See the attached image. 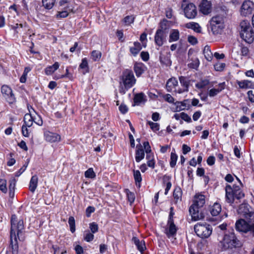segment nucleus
<instances>
[{"mask_svg":"<svg viewBox=\"0 0 254 254\" xmlns=\"http://www.w3.org/2000/svg\"><path fill=\"white\" fill-rule=\"evenodd\" d=\"M205 196L202 194L196 195L194 197L193 203L190 206L189 211L191 215L192 218L196 221L203 219L204 216L200 212V209L205 204Z\"/></svg>","mask_w":254,"mask_h":254,"instance_id":"obj_1","label":"nucleus"},{"mask_svg":"<svg viewBox=\"0 0 254 254\" xmlns=\"http://www.w3.org/2000/svg\"><path fill=\"white\" fill-rule=\"evenodd\" d=\"M24 228L23 220H17L16 215H12L11 218L10 238L20 240Z\"/></svg>","mask_w":254,"mask_h":254,"instance_id":"obj_2","label":"nucleus"},{"mask_svg":"<svg viewBox=\"0 0 254 254\" xmlns=\"http://www.w3.org/2000/svg\"><path fill=\"white\" fill-rule=\"evenodd\" d=\"M240 36L242 39L246 42L251 44L254 40V31L250 23L247 20L241 22Z\"/></svg>","mask_w":254,"mask_h":254,"instance_id":"obj_3","label":"nucleus"},{"mask_svg":"<svg viewBox=\"0 0 254 254\" xmlns=\"http://www.w3.org/2000/svg\"><path fill=\"white\" fill-rule=\"evenodd\" d=\"M122 80L124 87L122 85V82H121L119 90L120 92L122 94H125L126 90L132 87L136 82L135 77L131 70H127L124 73Z\"/></svg>","mask_w":254,"mask_h":254,"instance_id":"obj_4","label":"nucleus"},{"mask_svg":"<svg viewBox=\"0 0 254 254\" xmlns=\"http://www.w3.org/2000/svg\"><path fill=\"white\" fill-rule=\"evenodd\" d=\"M236 229L241 233H247L249 232L254 236V222L252 220L240 219L235 223Z\"/></svg>","mask_w":254,"mask_h":254,"instance_id":"obj_5","label":"nucleus"},{"mask_svg":"<svg viewBox=\"0 0 254 254\" xmlns=\"http://www.w3.org/2000/svg\"><path fill=\"white\" fill-rule=\"evenodd\" d=\"M221 248L223 251L239 247L240 246V241L233 233L228 235H225L223 240L221 242Z\"/></svg>","mask_w":254,"mask_h":254,"instance_id":"obj_6","label":"nucleus"},{"mask_svg":"<svg viewBox=\"0 0 254 254\" xmlns=\"http://www.w3.org/2000/svg\"><path fill=\"white\" fill-rule=\"evenodd\" d=\"M194 231L196 235L201 238H207L212 234V227L206 223H198L194 225Z\"/></svg>","mask_w":254,"mask_h":254,"instance_id":"obj_7","label":"nucleus"},{"mask_svg":"<svg viewBox=\"0 0 254 254\" xmlns=\"http://www.w3.org/2000/svg\"><path fill=\"white\" fill-rule=\"evenodd\" d=\"M238 213L246 219H251L254 222V211L248 204H242L238 210Z\"/></svg>","mask_w":254,"mask_h":254,"instance_id":"obj_8","label":"nucleus"},{"mask_svg":"<svg viewBox=\"0 0 254 254\" xmlns=\"http://www.w3.org/2000/svg\"><path fill=\"white\" fill-rule=\"evenodd\" d=\"M225 198L227 202L233 203L234 201L235 198L240 199L244 197V193H236L233 191L232 187L229 185H226L225 187Z\"/></svg>","mask_w":254,"mask_h":254,"instance_id":"obj_9","label":"nucleus"},{"mask_svg":"<svg viewBox=\"0 0 254 254\" xmlns=\"http://www.w3.org/2000/svg\"><path fill=\"white\" fill-rule=\"evenodd\" d=\"M254 9V3L251 0H245L241 8V14L246 16L253 13Z\"/></svg>","mask_w":254,"mask_h":254,"instance_id":"obj_10","label":"nucleus"},{"mask_svg":"<svg viewBox=\"0 0 254 254\" xmlns=\"http://www.w3.org/2000/svg\"><path fill=\"white\" fill-rule=\"evenodd\" d=\"M178 228L175 225L174 221L171 219L168 220L167 224L165 227V233L168 238L174 237L177 231Z\"/></svg>","mask_w":254,"mask_h":254,"instance_id":"obj_11","label":"nucleus"},{"mask_svg":"<svg viewBox=\"0 0 254 254\" xmlns=\"http://www.w3.org/2000/svg\"><path fill=\"white\" fill-rule=\"evenodd\" d=\"M184 11L186 17L189 19L194 18L197 14L196 8L192 3H188L184 7Z\"/></svg>","mask_w":254,"mask_h":254,"instance_id":"obj_12","label":"nucleus"},{"mask_svg":"<svg viewBox=\"0 0 254 254\" xmlns=\"http://www.w3.org/2000/svg\"><path fill=\"white\" fill-rule=\"evenodd\" d=\"M167 32H163L161 30H157L154 36L155 44L159 47L162 46L166 41Z\"/></svg>","mask_w":254,"mask_h":254,"instance_id":"obj_13","label":"nucleus"},{"mask_svg":"<svg viewBox=\"0 0 254 254\" xmlns=\"http://www.w3.org/2000/svg\"><path fill=\"white\" fill-rule=\"evenodd\" d=\"M44 135L45 140L51 143L59 142L61 139L60 135L49 131H45Z\"/></svg>","mask_w":254,"mask_h":254,"instance_id":"obj_14","label":"nucleus"},{"mask_svg":"<svg viewBox=\"0 0 254 254\" xmlns=\"http://www.w3.org/2000/svg\"><path fill=\"white\" fill-rule=\"evenodd\" d=\"M199 6L200 11L204 15H207L211 11V3L207 0H202Z\"/></svg>","mask_w":254,"mask_h":254,"instance_id":"obj_15","label":"nucleus"},{"mask_svg":"<svg viewBox=\"0 0 254 254\" xmlns=\"http://www.w3.org/2000/svg\"><path fill=\"white\" fill-rule=\"evenodd\" d=\"M2 94L6 98H8L12 102L14 99V96L11 89L7 85H2L1 88Z\"/></svg>","mask_w":254,"mask_h":254,"instance_id":"obj_16","label":"nucleus"},{"mask_svg":"<svg viewBox=\"0 0 254 254\" xmlns=\"http://www.w3.org/2000/svg\"><path fill=\"white\" fill-rule=\"evenodd\" d=\"M170 57L171 54L170 53H166L165 54L160 53L159 57L160 62L162 64L169 66L172 64Z\"/></svg>","mask_w":254,"mask_h":254,"instance_id":"obj_17","label":"nucleus"},{"mask_svg":"<svg viewBox=\"0 0 254 254\" xmlns=\"http://www.w3.org/2000/svg\"><path fill=\"white\" fill-rule=\"evenodd\" d=\"M179 80L183 88L178 90V93H182L184 92H187L190 84V80L189 79L185 76H180Z\"/></svg>","mask_w":254,"mask_h":254,"instance_id":"obj_18","label":"nucleus"},{"mask_svg":"<svg viewBox=\"0 0 254 254\" xmlns=\"http://www.w3.org/2000/svg\"><path fill=\"white\" fill-rule=\"evenodd\" d=\"M28 108L29 113H27L25 115L24 117L23 125L30 127L32 126L33 122H34V117L32 116V114H31L30 110L28 106Z\"/></svg>","mask_w":254,"mask_h":254,"instance_id":"obj_19","label":"nucleus"},{"mask_svg":"<svg viewBox=\"0 0 254 254\" xmlns=\"http://www.w3.org/2000/svg\"><path fill=\"white\" fill-rule=\"evenodd\" d=\"M38 178L36 175L32 176L30 181L29 189L30 191L34 192L38 186Z\"/></svg>","mask_w":254,"mask_h":254,"instance_id":"obj_20","label":"nucleus"},{"mask_svg":"<svg viewBox=\"0 0 254 254\" xmlns=\"http://www.w3.org/2000/svg\"><path fill=\"white\" fill-rule=\"evenodd\" d=\"M136 148L135 158L137 162H139L144 158V151L141 144H140V148H138V146L136 145Z\"/></svg>","mask_w":254,"mask_h":254,"instance_id":"obj_21","label":"nucleus"},{"mask_svg":"<svg viewBox=\"0 0 254 254\" xmlns=\"http://www.w3.org/2000/svg\"><path fill=\"white\" fill-rule=\"evenodd\" d=\"M221 211V206L218 203H214L210 207V212L212 216H217Z\"/></svg>","mask_w":254,"mask_h":254,"instance_id":"obj_22","label":"nucleus"},{"mask_svg":"<svg viewBox=\"0 0 254 254\" xmlns=\"http://www.w3.org/2000/svg\"><path fill=\"white\" fill-rule=\"evenodd\" d=\"M132 240L137 247L138 250L142 253L146 248L144 242L143 241H140L136 237H133Z\"/></svg>","mask_w":254,"mask_h":254,"instance_id":"obj_23","label":"nucleus"},{"mask_svg":"<svg viewBox=\"0 0 254 254\" xmlns=\"http://www.w3.org/2000/svg\"><path fill=\"white\" fill-rule=\"evenodd\" d=\"M142 47L140 43L135 42L133 43V47H130L129 51L133 56H136L141 50Z\"/></svg>","mask_w":254,"mask_h":254,"instance_id":"obj_24","label":"nucleus"},{"mask_svg":"<svg viewBox=\"0 0 254 254\" xmlns=\"http://www.w3.org/2000/svg\"><path fill=\"white\" fill-rule=\"evenodd\" d=\"M180 38V33L177 29H173L169 35V42L170 43L178 41Z\"/></svg>","mask_w":254,"mask_h":254,"instance_id":"obj_25","label":"nucleus"},{"mask_svg":"<svg viewBox=\"0 0 254 254\" xmlns=\"http://www.w3.org/2000/svg\"><path fill=\"white\" fill-rule=\"evenodd\" d=\"M178 85V80L175 78L169 79L166 84V88L168 91L171 92L173 88Z\"/></svg>","mask_w":254,"mask_h":254,"instance_id":"obj_26","label":"nucleus"},{"mask_svg":"<svg viewBox=\"0 0 254 254\" xmlns=\"http://www.w3.org/2000/svg\"><path fill=\"white\" fill-rule=\"evenodd\" d=\"M237 83L241 89L251 88L252 86V82L248 80H243L242 81L238 80L237 81Z\"/></svg>","mask_w":254,"mask_h":254,"instance_id":"obj_27","label":"nucleus"},{"mask_svg":"<svg viewBox=\"0 0 254 254\" xmlns=\"http://www.w3.org/2000/svg\"><path fill=\"white\" fill-rule=\"evenodd\" d=\"M134 70L137 76H140L144 72V65L141 63H136L134 65Z\"/></svg>","mask_w":254,"mask_h":254,"instance_id":"obj_28","label":"nucleus"},{"mask_svg":"<svg viewBox=\"0 0 254 254\" xmlns=\"http://www.w3.org/2000/svg\"><path fill=\"white\" fill-rule=\"evenodd\" d=\"M145 95L143 93L136 94L134 97V103L135 105H138L142 102L144 103L146 101Z\"/></svg>","mask_w":254,"mask_h":254,"instance_id":"obj_29","label":"nucleus"},{"mask_svg":"<svg viewBox=\"0 0 254 254\" xmlns=\"http://www.w3.org/2000/svg\"><path fill=\"white\" fill-rule=\"evenodd\" d=\"M59 67V64L58 62H56L52 65L49 66L47 67L45 70V72L46 74L49 75L53 74L56 70L58 69Z\"/></svg>","mask_w":254,"mask_h":254,"instance_id":"obj_30","label":"nucleus"},{"mask_svg":"<svg viewBox=\"0 0 254 254\" xmlns=\"http://www.w3.org/2000/svg\"><path fill=\"white\" fill-rule=\"evenodd\" d=\"M10 245L12 249V254H18V246L17 242V238H10Z\"/></svg>","mask_w":254,"mask_h":254,"instance_id":"obj_31","label":"nucleus"},{"mask_svg":"<svg viewBox=\"0 0 254 254\" xmlns=\"http://www.w3.org/2000/svg\"><path fill=\"white\" fill-rule=\"evenodd\" d=\"M203 54L204 55L205 59L208 61H211L212 60L213 58V54L210 50L209 46H206L204 47L203 50Z\"/></svg>","mask_w":254,"mask_h":254,"instance_id":"obj_32","label":"nucleus"},{"mask_svg":"<svg viewBox=\"0 0 254 254\" xmlns=\"http://www.w3.org/2000/svg\"><path fill=\"white\" fill-rule=\"evenodd\" d=\"M190 107V104L189 100H185L183 102H178L177 103V108L179 109V111L184 110L186 109H189Z\"/></svg>","mask_w":254,"mask_h":254,"instance_id":"obj_33","label":"nucleus"},{"mask_svg":"<svg viewBox=\"0 0 254 254\" xmlns=\"http://www.w3.org/2000/svg\"><path fill=\"white\" fill-rule=\"evenodd\" d=\"M56 0H42L43 6L47 9H51L54 6Z\"/></svg>","mask_w":254,"mask_h":254,"instance_id":"obj_34","label":"nucleus"},{"mask_svg":"<svg viewBox=\"0 0 254 254\" xmlns=\"http://www.w3.org/2000/svg\"><path fill=\"white\" fill-rule=\"evenodd\" d=\"M102 56V53L98 50H94L91 53V59L94 62L99 61Z\"/></svg>","mask_w":254,"mask_h":254,"instance_id":"obj_35","label":"nucleus"},{"mask_svg":"<svg viewBox=\"0 0 254 254\" xmlns=\"http://www.w3.org/2000/svg\"><path fill=\"white\" fill-rule=\"evenodd\" d=\"M210 24L223 25V18L220 16L213 17L210 21Z\"/></svg>","mask_w":254,"mask_h":254,"instance_id":"obj_36","label":"nucleus"},{"mask_svg":"<svg viewBox=\"0 0 254 254\" xmlns=\"http://www.w3.org/2000/svg\"><path fill=\"white\" fill-rule=\"evenodd\" d=\"M187 27L193 29L195 32L199 33L201 31V27L199 25L195 22H190L187 24Z\"/></svg>","mask_w":254,"mask_h":254,"instance_id":"obj_37","label":"nucleus"},{"mask_svg":"<svg viewBox=\"0 0 254 254\" xmlns=\"http://www.w3.org/2000/svg\"><path fill=\"white\" fill-rule=\"evenodd\" d=\"M182 192L181 188L179 187L176 188L174 189L173 192V196L175 199L177 201L179 200H181Z\"/></svg>","mask_w":254,"mask_h":254,"instance_id":"obj_38","label":"nucleus"},{"mask_svg":"<svg viewBox=\"0 0 254 254\" xmlns=\"http://www.w3.org/2000/svg\"><path fill=\"white\" fill-rule=\"evenodd\" d=\"M133 177L136 183V184L137 185V183L138 184V187H140V183L142 181V178L141 176V174L138 170H133Z\"/></svg>","mask_w":254,"mask_h":254,"instance_id":"obj_39","label":"nucleus"},{"mask_svg":"<svg viewBox=\"0 0 254 254\" xmlns=\"http://www.w3.org/2000/svg\"><path fill=\"white\" fill-rule=\"evenodd\" d=\"M211 31L214 34H217L220 33L223 28V25H214L210 24Z\"/></svg>","mask_w":254,"mask_h":254,"instance_id":"obj_40","label":"nucleus"},{"mask_svg":"<svg viewBox=\"0 0 254 254\" xmlns=\"http://www.w3.org/2000/svg\"><path fill=\"white\" fill-rule=\"evenodd\" d=\"M177 159L178 156L177 154L175 153L172 152L171 153V161L170 162V166L172 168H174L175 166Z\"/></svg>","mask_w":254,"mask_h":254,"instance_id":"obj_41","label":"nucleus"},{"mask_svg":"<svg viewBox=\"0 0 254 254\" xmlns=\"http://www.w3.org/2000/svg\"><path fill=\"white\" fill-rule=\"evenodd\" d=\"M94 238L93 233H90L89 231H85L84 234V239L87 242L92 241Z\"/></svg>","mask_w":254,"mask_h":254,"instance_id":"obj_42","label":"nucleus"},{"mask_svg":"<svg viewBox=\"0 0 254 254\" xmlns=\"http://www.w3.org/2000/svg\"><path fill=\"white\" fill-rule=\"evenodd\" d=\"M84 175L86 178L91 179H93L96 177L95 173L92 168H90L86 171L85 172Z\"/></svg>","mask_w":254,"mask_h":254,"instance_id":"obj_43","label":"nucleus"},{"mask_svg":"<svg viewBox=\"0 0 254 254\" xmlns=\"http://www.w3.org/2000/svg\"><path fill=\"white\" fill-rule=\"evenodd\" d=\"M0 190L3 193H6L7 189L6 187V181L5 179H0Z\"/></svg>","mask_w":254,"mask_h":254,"instance_id":"obj_44","label":"nucleus"},{"mask_svg":"<svg viewBox=\"0 0 254 254\" xmlns=\"http://www.w3.org/2000/svg\"><path fill=\"white\" fill-rule=\"evenodd\" d=\"M68 224L70 226V230L72 233L75 231V220L73 217L70 216L68 219Z\"/></svg>","mask_w":254,"mask_h":254,"instance_id":"obj_45","label":"nucleus"},{"mask_svg":"<svg viewBox=\"0 0 254 254\" xmlns=\"http://www.w3.org/2000/svg\"><path fill=\"white\" fill-rule=\"evenodd\" d=\"M147 124L149 125L150 128L153 131H156L159 130L160 127L158 123H153L151 121H148Z\"/></svg>","mask_w":254,"mask_h":254,"instance_id":"obj_46","label":"nucleus"},{"mask_svg":"<svg viewBox=\"0 0 254 254\" xmlns=\"http://www.w3.org/2000/svg\"><path fill=\"white\" fill-rule=\"evenodd\" d=\"M126 193L128 200L130 202V203H132V202H133L135 200L134 194L133 192L130 191L128 190H126Z\"/></svg>","mask_w":254,"mask_h":254,"instance_id":"obj_47","label":"nucleus"},{"mask_svg":"<svg viewBox=\"0 0 254 254\" xmlns=\"http://www.w3.org/2000/svg\"><path fill=\"white\" fill-rule=\"evenodd\" d=\"M209 81L207 79L201 80L200 82L197 83L195 85L196 87L199 89H201L208 84Z\"/></svg>","mask_w":254,"mask_h":254,"instance_id":"obj_48","label":"nucleus"},{"mask_svg":"<svg viewBox=\"0 0 254 254\" xmlns=\"http://www.w3.org/2000/svg\"><path fill=\"white\" fill-rule=\"evenodd\" d=\"M199 64V60L197 59H195L194 60H193L190 63L188 64V66L190 68L195 69L198 67Z\"/></svg>","mask_w":254,"mask_h":254,"instance_id":"obj_49","label":"nucleus"},{"mask_svg":"<svg viewBox=\"0 0 254 254\" xmlns=\"http://www.w3.org/2000/svg\"><path fill=\"white\" fill-rule=\"evenodd\" d=\"M89 228L92 233H95L98 231V226L95 222L89 224Z\"/></svg>","mask_w":254,"mask_h":254,"instance_id":"obj_50","label":"nucleus"},{"mask_svg":"<svg viewBox=\"0 0 254 254\" xmlns=\"http://www.w3.org/2000/svg\"><path fill=\"white\" fill-rule=\"evenodd\" d=\"M124 23L127 25H129L134 21V17L132 16H127L123 20Z\"/></svg>","mask_w":254,"mask_h":254,"instance_id":"obj_51","label":"nucleus"},{"mask_svg":"<svg viewBox=\"0 0 254 254\" xmlns=\"http://www.w3.org/2000/svg\"><path fill=\"white\" fill-rule=\"evenodd\" d=\"M9 186L8 189L9 190H14L15 187L16 185V181L14 178H11L9 181Z\"/></svg>","mask_w":254,"mask_h":254,"instance_id":"obj_52","label":"nucleus"},{"mask_svg":"<svg viewBox=\"0 0 254 254\" xmlns=\"http://www.w3.org/2000/svg\"><path fill=\"white\" fill-rule=\"evenodd\" d=\"M167 21L166 20H164L161 22L159 28L158 30H161L163 32H167V30L168 29V27L167 26Z\"/></svg>","mask_w":254,"mask_h":254,"instance_id":"obj_53","label":"nucleus"},{"mask_svg":"<svg viewBox=\"0 0 254 254\" xmlns=\"http://www.w3.org/2000/svg\"><path fill=\"white\" fill-rule=\"evenodd\" d=\"M180 116L181 119L184 120L185 121L188 123H190L191 122V118L186 113L182 112L181 113Z\"/></svg>","mask_w":254,"mask_h":254,"instance_id":"obj_54","label":"nucleus"},{"mask_svg":"<svg viewBox=\"0 0 254 254\" xmlns=\"http://www.w3.org/2000/svg\"><path fill=\"white\" fill-rule=\"evenodd\" d=\"M225 67V64L218 63L214 65V68L217 71H222Z\"/></svg>","mask_w":254,"mask_h":254,"instance_id":"obj_55","label":"nucleus"},{"mask_svg":"<svg viewBox=\"0 0 254 254\" xmlns=\"http://www.w3.org/2000/svg\"><path fill=\"white\" fill-rule=\"evenodd\" d=\"M28 164L26 163L24 164L19 170L18 171H17L15 174V177H19L20 175H21L26 170Z\"/></svg>","mask_w":254,"mask_h":254,"instance_id":"obj_56","label":"nucleus"},{"mask_svg":"<svg viewBox=\"0 0 254 254\" xmlns=\"http://www.w3.org/2000/svg\"><path fill=\"white\" fill-rule=\"evenodd\" d=\"M95 208L93 206H89L86 209V215L87 217H89L91 214L95 211Z\"/></svg>","mask_w":254,"mask_h":254,"instance_id":"obj_57","label":"nucleus"},{"mask_svg":"<svg viewBox=\"0 0 254 254\" xmlns=\"http://www.w3.org/2000/svg\"><path fill=\"white\" fill-rule=\"evenodd\" d=\"M150 155H147L146 156V159H148V161L147 162V165L152 168H154L155 165V162L153 160V159H150Z\"/></svg>","mask_w":254,"mask_h":254,"instance_id":"obj_58","label":"nucleus"},{"mask_svg":"<svg viewBox=\"0 0 254 254\" xmlns=\"http://www.w3.org/2000/svg\"><path fill=\"white\" fill-rule=\"evenodd\" d=\"M119 110L122 114H125L127 112L128 108L126 105L122 104L119 107Z\"/></svg>","mask_w":254,"mask_h":254,"instance_id":"obj_59","label":"nucleus"},{"mask_svg":"<svg viewBox=\"0 0 254 254\" xmlns=\"http://www.w3.org/2000/svg\"><path fill=\"white\" fill-rule=\"evenodd\" d=\"M27 127H28L23 125L22 127V134L25 137H28L29 135Z\"/></svg>","mask_w":254,"mask_h":254,"instance_id":"obj_60","label":"nucleus"},{"mask_svg":"<svg viewBox=\"0 0 254 254\" xmlns=\"http://www.w3.org/2000/svg\"><path fill=\"white\" fill-rule=\"evenodd\" d=\"M74 250L76 254H84V251L82 247L80 245H76L75 247Z\"/></svg>","mask_w":254,"mask_h":254,"instance_id":"obj_61","label":"nucleus"},{"mask_svg":"<svg viewBox=\"0 0 254 254\" xmlns=\"http://www.w3.org/2000/svg\"><path fill=\"white\" fill-rule=\"evenodd\" d=\"M141 59L144 61H147L149 59V54L147 52H142L140 54Z\"/></svg>","mask_w":254,"mask_h":254,"instance_id":"obj_62","label":"nucleus"},{"mask_svg":"<svg viewBox=\"0 0 254 254\" xmlns=\"http://www.w3.org/2000/svg\"><path fill=\"white\" fill-rule=\"evenodd\" d=\"M215 161V158L213 156H209L207 159V163L210 166H212L214 164Z\"/></svg>","mask_w":254,"mask_h":254,"instance_id":"obj_63","label":"nucleus"},{"mask_svg":"<svg viewBox=\"0 0 254 254\" xmlns=\"http://www.w3.org/2000/svg\"><path fill=\"white\" fill-rule=\"evenodd\" d=\"M247 94L248 96L249 100L250 102L254 103V94H253V92L252 90H250L247 92Z\"/></svg>","mask_w":254,"mask_h":254,"instance_id":"obj_64","label":"nucleus"}]
</instances>
